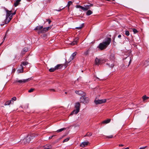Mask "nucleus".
Returning <instances> with one entry per match:
<instances>
[{
    "mask_svg": "<svg viewBox=\"0 0 149 149\" xmlns=\"http://www.w3.org/2000/svg\"><path fill=\"white\" fill-rule=\"evenodd\" d=\"M46 20L47 21H48V23L49 24H50L51 22V21L49 19H47Z\"/></svg>",
    "mask_w": 149,
    "mask_h": 149,
    "instance_id": "nucleus-41",
    "label": "nucleus"
},
{
    "mask_svg": "<svg viewBox=\"0 0 149 149\" xmlns=\"http://www.w3.org/2000/svg\"><path fill=\"white\" fill-rule=\"evenodd\" d=\"M21 70H22V71H23V70L22 69H21Z\"/></svg>",
    "mask_w": 149,
    "mask_h": 149,
    "instance_id": "nucleus-56",
    "label": "nucleus"
},
{
    "mask_svg": "<svg viewBox=\"0 0 149 149\" xmlns=\"http://www.w3.org/2000/svg\"><path fill=\"white\" fill-rule=\"evenodd\" d=\"M90 49H89L85 51L84 52V54L86 55H88Z\"/></svg>",
    "mask_w": 149,
    "mask_h": 149,
    "instance_id": "nucleus-29",
    "label": "nucleus"
},
{
    "mask_svg": "<svg viewBox=\"0 0 149 149\" xmlns=\"http://www.w3.org/2000/svg\"><path fill=\"white\" fill-rule=\"evenodd\" d=\"M62 67V64H58L55 67L56 70L61 68Z\"/></svg>",
    "mask_w": 149,
    "mask_h": 149,
    "instance_id": "nucleus-19",
    "label": "nucleus"
},
{
    "mask_svg": "<svg viewBox=\"0 0 149 149\" xmlns=\"http://www.w3.org/2000/svg\"><path fill=\"white\" fill-rule=\"evenodd\" d=\"M65 129H66V128H62L61 129L59 130H57L56 131V132H60L62 131H63L64 130H65Z\"/></svg>",
    "mask_w": 149,
    "mask_h": 149,
    "instance_id": "nucleus-25",
    "label": "nucleus"
},
{
    "mask_svg": "<svg viewBox=\"0 0 149 149\" xmlns=\"http://www.w3.org/2000/svg\"><path fill=\"white\" fill-rule=\"evenodd\" d=\"M28 50V49L27 47H24L23 50H22L21 52V54L22 55H24L26 52Z\"/></svg>",
    "mask_w": 149,
    "mask_h": 149,
    "instance_id": "nucleus-13",
    "label": "nucleus"
},
{
    "mask_svg": "<svg viewBox=\"0 0 149 149\" xmlns=\"http://www.w3.org/2000/svg\"><path fill=\"white\" fill-rule=\"evenodd\" d=\"M56 69L55 68H50L49 70L50 72H54L55 70H56Z\"/></svg>",
    "mask_w": 149,
    "mask_h": 149,
    "instance_id": "nucleus-28",
    "label": "nucleus"
},
{
    "mask_svg": "<svg viewBox=\"0 0 149 149\" xmlns=\"http://www.w3.org/2000/svg\"><path fill=\"white\" fill-rule=\"evenodd\" d=\"M62 10V9H60L59 10H56V11H61V10Z\"/></svg>",
    "mask_w": 149,
    "mask_h": 149,
    "instance_id": "nucleus-48",
    "label": "nucleus"
},
{
    "mask_svg": "<svg viewBox=\"0 0 149 149\" xmlns=\"http://www.w3.org/2000/svg\"><path fill=\"white\" fill-rule=\"evenodd\" d=\"M5 38H6L5 36L3 38H4V39Z\"/></svg>",
    "mask_w": 149,
    "mask_h": 149,
    "instance_id": "nucleus-54",
    "label": "nucleus"
},
{
    "mask_svg": "<svg viewBox=\"0 0 149 149\" xmlns=\"http://www.w3.org/2000/svg\"><path fill=\"white\" fill-rule=\"evenodd\" d=\"M125 34L127 36H129L130 35V33L128 31H126L125 32Z\"/></svg>",
    "mask_w": 149,
    "mask_h": 149,
    "instance_id": "nucleus-34",
    "label": "nucleus"
},
{
    "mask_svg": "<svg viewBox=\"0 0 149 149\" xmlns=\"http://www.w3.org/2000/svg\"><path fill=\"white\" fill-rule=\"evenodd\" d=\"M92 135V133H88L87 134L84 136V137L86 136H90Z\"/></svg>",
    "mask_w": 149,
    "mask_h": 149,
    "instance_id": "nucleus-31",
    "label": "nucleus"
},
{
    "mask_svg": "<svg viewBox=\"0 0 149 149\" xmlns=\"http://www.w3.org/2000/svg\"><path fill=\"white\" fill-rule=\"evenodd\" d=\"M43 28L42 26H37L34 29L35 30H40Z\"/></svg>",
    "mask_w": 149,
    "mask_h": 149,
    "instance_id": "nucleus-23",
    "label": "nucleus"
},
{
    "mask_svg": "<svg viewBox=\"0 0 149 149\" xmlns=\"http://www.w3.org/2000/svg\"><path fill=\"white\" fill-rule=\"evenodd\" d=\"M84 26V24H81V26L79 27H77L76 28V29H81Z\"/></svg>",
    "mask_w": 149,
    "mask_h": 149,
    "instance_id": "nucleus-32",
    "label": "nucleus"
},
{
    "mask_svg": "<svg viewBox=\"0 0 149 149\" xmlns=\"http://www.w3.org/2000/svg\"><path fill=\"white\" fill-rule=\"evenodd\" d=\"M111 121L110 119H108L107 120H104L102 122V124H107L109 123Z\"/></svg>",
    "mask_w": 149,
    "mask_h": 149,
    "instance_id": "nucleus-20",
    "label": "nucleus"
},
{
    "mask_svg": "<svg viewBox=\"0 0 149 149\" xmlns=\"http://www.w3.org/2000/svg\"><path fill=\"white\" fill-rule=\"evenodd\" d=\"M72 4V2L71 1H69L68 2V3L66 6L68 7V8L69 9V7Z\"/></svg>",
    "mask_w": 149,
    "mask_h": 149,
    "instance_id": "nucleus-26",
    "label": "nucleus"
},
{
    "mask_svg": "<svg viewBox=\"0 0 149 149\" xmlns=\"http://www.w3.org/2000/svg\"><path fill=\"white\" fill-rule=\"evenodd\" d=\"M14 103V102L12 100H9L6 102L5 103V105H10L11 104H13Z\"/></svg>",
    "mask_w": 149,
    "mask_h": 149,
    "instance_id": "nucleus-12",
    "label": "nucleus"
},
{
    "mask_svg": "<svg viewBox=\"0 0 149 149\" xmlns=\"http://www.w3.org/2000/svg\"><path fill=\"white\" fill-rule=\"evenodd\" d=\"M15 14H16V12L15 11L14 13H12L13 15H15Z\"/></svg>",
    "mask_w": 149,
    "mask_h": 149,
    "instance_id": "nucleus-50",
    "label": "nucleus"
},
{
    "mask_svg": "<svg viewBox=\"0 0 149 149\" xmlns=\"http://www.w3.org/2000/svg\"><path fill=\"white\" fill-rule=\"evenodd\" d=\"M49 90L51 91H55V90L53 89H50Z\"/></svg>",
    "mask_w": 149,
    "mask_h": 149,
    "instance_id": "nucleus-40",
    "label": "nucleus"
},
{
    "mask_svg": "<svg viewBox=\"0 0 149 149\" xmlns=\"http://www.w3.org/2000/svg\"><path fill=\"white\" fill-rule=\"evenodd\" d=\"M146 147V146L143 147H141V148H140L139 149H144Z\"/></svg>",
    "mask_w": 149,
    "mask_h": 149,
    "instance_id": "nucleus-44",
    "label": "nucleus"
},
{
    "mask_svg": "<svg viewBox=\"0 0 149 149\" xmlns=\"http://www.w3.org/2000/svg\"><path fill=\"white\" fill-rule=\"evenodd\" d=\"M111 40L110 38H108L105 39L100 44L98 47L100 50H102L107 48L109 45Z\"/></svg>",
    "mask_w": 149,
    "mask_h": 149,
    "instance_id": "nucleus-1",
    "label": "nucleus"
},
{
    "mask_svg": "<svg viewBox=\"0 0 149 149\" xmlns=\"http://www.w3.org/2000/svg\"><path fill=\"white\" fill-rule=\"evenodd\" d=\"M88 5L89 6V8L90 7L92 6H93V5L92 4H90V5Z\"/></svg>",
    "mask_w": 149,
    "mask_h": 149,
    "instance_id": "nucleus-46",
    "label": "nucleus"
},
{
    "mask_svg": "<svg viewBox=\"0 0 149 149\" xmlns=\"http://www.w3.org/2000/svg\"><path fill=\"white\" fill-rule=\"evenodd\" d=\"M65 94L67 93V92H65Z\"/></svg>",
    "mask_w": 149,
    "mask_h": 149,
    "instance_id": "nucleus-58",
    "label": "nucleus"
},
{
    "mask_svg": "<svg viewBox=\"0 0 149 149\" xmlns=\"http://www.w3.org/2000/svg\"><path fill=\"white\" fill-rule=\"evenodd\" d=\"M23 141L25 143H29L31 141L30 136H27L23 140Z\"/></svg>",
    "mask_w": 149,
    "mask_h": 149,
    "instance_id": "nucleus-7",
    "label": "nucleus"
},
{
    "mask_svg": "<svg viewBox=\"0 0 149 149\" xmlns=\"http://www.w3.org/2000/svg\"><path fill=\"white\" fill-rule=\"evenodd\" d=\"M85 7L86 10H87L88 9L90 8L89 6L88 5L85 6Z\"/></svg>",
    "mask_w": 149,
    "mask_h": 149,
    "instance_id": "nucleus-35",
    "label": "nucleus"
},
{
    "mask_svg": "<svg viewBox=\"0 0 149 149\" xmlns=\"http://www.w3.org/2000/svg\"><path fill=\"white\" fill-rule=\"evenodd\" d=\"M29 79H28L21 80H16V82H18L20 83H24L27 82L29 80Z\"/></svg>",
    "mask_w": 149,
    "mask_h": 149,
    "instance_id": "nucleus-9",
    "label": "nucleus"
},
{
    "mask_svg": "<svg viewBox=\"0 0 149 149\" xmlns=\"http://www.w3.org/2000/svg\"><path fill=\"white\" fill-rule=\"evenodd\" d=\"M75 92L76 94H78L79 95H81V96H84L85 95V93L81 90L76 91Z\"/></svg>",
    "mask_w": 149,
    "mask_h": 149,
    "instance_id": "nucleus-8",
    "label": "nucleus"
},
{
    "mask_svg": "<svg viewBox=\"0 0 149 149\" xmlns=\"http://www.w3.org/2000/svg\"><path fill=\"white\" fill-rule=\"evenodd\" d=\"M18 73H20L21 72H22L21 71H19V70H18Z\"/></svg>",
    "mask_w": 149,
    "mask_h": 149,
    "instance_id": "nucleus-51",
    "label": "nucleus"
},
{
    "mask_svg": "<svg viewBox=\"0 0 149 149\" xmlns=\"http://www.w3.org/2000/svg\"><path fill=\"white\" fill-rule=\"evenodd\" d=\"M106 102V99L95 100L94 101V102L96 104L104 103Z\"/></svg>",
    "mask_w": 149,
    "mask_h": 149,
    "instance_id": "nucleus-4",
    "label": "nucleus"
},
{
    "mask_svg": "<svg viewBox=\"0 0 149 149\" xmlns=\"http://www.w3.org/2000/svg\"><path fill=\"white\" fill-rule=\"evenodd\" d=\"M123 146V144H119V146Z\"/></svg>",
    "mask_w": 149,
    "mask_h": 149,
    "instance_id": "nucleus-49",
    "label": "nucleus"
},
{
    "mask_svg": "<svg viewBox=\"0 0 149 149\" xmlns=\"http://www.w3.org/2000/svg\"><path fill=\"white\" fill-rule=\"evenodd\" d=\"M79 111L77 109H74V110L71 113L70 115H72L73 114H77V113L79 112Z\"/></svg>",
    "mask_w": 149,
    "mask_h": 149,
    "instance_id": "nucleus-17",
    "label": "nucleus"
},
{
    "mask_svg": "<svg viewBox=\"0 0 149 149\" xmlns=\"http://www.w3.org/2000/svg\"><path fill=\"white\" fill-rule=\"evenodd\" d=\"M77 53L75 52L74 53H73L70 57L68 61H67V60H66V63H69L70 61H71L74 58L75 56H76Z\"/></svg>",
    "mask_w": 149,
    "mask_h": 149,
    "instance_id": "nucleus-5",
    "label": "nucleus"
},
{
    "mask_svg": "<svg viewBox=\"0 0 149 149\" xmlns=\"http://www.w3.org/2000/svg\"><path fill=\"white\" fill-rule=\"evenodd\" d=\"M69 139H70L69 137L65 139H64L63 140V142L64 143L65 142H66L68 141L69 140Z\"/></svg>",
    "mask_w": 149,
    "mask_h": 149,
    "instance_id": "nucleus-33",
    "label": "nucleus"
},
{
    "mask_svg": "<svg viewBox=\"0 0 149 149\" xmlns=\"http://www.w3.org/2000/svg\"><path fill=\"white\" fill-rule=\"evenodd\" d=\"M107 0L108 1H110L111 0Z\"/></svg>",
    "mask_w": 149,
    "mask_h": 149,
    "instance_id": "nucleus-55",
    "label": "nucleus"
},
{
    "mask_svg": "<svg viewBox=\"0 0 149 149\" xmlns=\"http://www.w3.org/2000/svg\"><path fill=\"white\" fill-rule=\"evenodd\" d=\"M6 18L5 19V24H7L9 23L12 18L13 14L12 13V11H9L6 9Z\"/></svg>",
    "mask_w": 149,
    "mask_h": 149,
    "instance_id": "nucleus-2",
    "label": "nucleus"
},
{
    "mask_svg": "<svg viewBox=\"0 0 149 149\" xmlns=\"http://www.w3.org/2000/svg\"><path fill=\"white\" fill-rule=\"evenodd\" d=\"M142 98L143 101H144L149 98V97L146 96V95L142 97Z\"/></svg>",
    "mask_w": 149,
    "mask_h": 149,
    "instance_id": "nucleus-27",
    "label": "nucleus"
},
{
    "mask_svg": "<svg viewBox=\"0 0 149 149\" xmlns=\"http://www.w3.org/2000/svg\"><path fill=\"white\" fill-rule=\"evenodd\" d=\"M114 66V65L113 64H112L111 65L110 67L111 68H112Z\"/></svg>",
    "mask_w": 149,
    "mask_h": 149,
    "instance_id": "nucleus-45",
    "label": "nucleus"
},
{
    "mask_svg": "<svg viewBox=\"0 0 149 149\" xmlns=\"http://www.w3.org/2000/svg\"><path fill=\"white\" fill-rule=\"evenodd\" d=\"M21 1V0H16L14 3V5L16 7L17 6Z\"/></svg>",
    "mask_w": 149,
    "mask_h": 149,
    "instance_id": "nucleus-18",
    "label": "nucleus"
},
{
    "mask_svg": "<svg viewBox=\"0 0 149 149\" xmlns=\"http://www.w3.org/2000/svg\"><path fill=\"white\" fill-rule=\"evenodd\" d=\"M103 60L102 58H96L95 60V63L96 65H99L102 63Z\"/></svg>",
    "mask_w": 149,
    "mask_h": 149,
    "instance_id": "nucleus-6",
    "label": "nucleus"
},
{
    "mask_svg": "<svg viewBox=\"0 0 149 149\" xmlns=\"http://www.w3.org/2000/svg\"><path fill=\"white\" fill-rule=\"evenodd\" d=\"M16 100V97H13L11 99V100L13 101H15Z\"/></svg>",
    "mask_w": 149,
    "mask_h": 149,
    "instance_id": "nucleus-38",
    "label": "nucleus"
},
{
    "mask_svg": "<svg viewBox=\"0 0 149 149\" xmlns=\"http://www.w3.org/2000/svg\"><path fill=\"white\" fill-rule=\"evenodd\" d=\"M34 90H35L34 88H32L29 90L28 92L29 93H31V92H33V91H34Z\"/></svg>",
    "mask_w": 149,
    "mask_h": 149,
    "instance_id": "nucleus-36",
    "label": "nucleus"
},
{
    "mask_svg": "<svg viewBox=\"0 0 149 149\" xmlns=\"http://www.w3.org/2000/svg\"><path fill=\"white\" fill-rule=\"evenodd\" d=\"M28 63L27 62H25L23 63V64L24 65H27Z\"/></svg>",
    "mask_w": 149,
    "mask_h": 149,
    "instance_id": "nucleus-39",
    "label": "nucleus"
},
{
    "mask_svg": "<svg viewBox=\"0 0 149 149\" xmlns=\"http://www.w3.org/2000/svg\"><path fill=\"white\" fill-rule=\"evenodd\" d=\"M44 148L43 149H49L52 148L51 145L49 144H47L44 146Z\"/></svg>",
    "mask_w": 149,
    "mask_h": 149,
    "instance_id": "nucleus-14",
    "label": "nucleus"
},
{
    "mask_svg": "<svg viewBox=\"0 0 149 149\" xmlns=\"http://www.w3.org/2000/svg\"><path fill=\"white\" fill-rule=\"evenodd\" d=\"M51 29V27H47L44 28L42 31V32L43 33L49 30L50 29Z\"/></svg>",
    "mask_w": 149,
    "mask_h": 149,
    "instance_id": "nucleus-15",
    "label": "nucleus"
},
{
    "mask_svg": "<svg viewBox=\"0 0 149 149\" xmlns=\"http://www.w3.org/2000/svg\"><path fill=\"white\" fill-rule=\"evenodd\" d=\"M113 137V135H111L110 136H107V137L109 138H112Z\"/></svg>",
    "mask_w": 149,
    "mask_h": 149,
    "instance_id": "nucleus-42",
    "label": "nucleus"
},
{
    "mask_svg": "<svg viewBox=\"0 0 149 149\" xmlns=\"http://www.w3.org/2000/svg\"><path fill=\"white\" fill-rule=\"evenodd\" d=\"M124 149H129V148L128 147H127V148H125Z\"/></svg>",
    "mask_w": 149,
    "mask_h": 149,
    "instance_id": "nucleus-53",
    "label": "nucleus"
},
{
    "mask_svg": "<svg viewBox=\"0 0 149 149\" xmlns=\"http://www.w3.org/2000/svg\"><path fill=\"white\" fill-rule=\"evenodd\" d=\"M76 7L77 8H81L82 10L84 11H86L85 7H83L80 5H78L76 6Z\"/></svg>",
    "mask_w": 149,
    "mask_h": 149,
    "instance_id": "nucleus-21",
    "label": "nucleus"
},
{
    "mask_svg": "<svg viewBox=\"0 0 149 149\" xmlns=\"http://www.w3.org/2000/svg\"><path fill=\"white\" fill-rule=\"evenodd\" d=\"M110 58L112 60H113L115 58L114 55L113 54H111L110 56Z\"/></svg>",
    "mask_w": 149,
    "mask_h": 149,
    "instance_id": "nucleus-30",
    "label": "nucleus"
},
{
    "mask_svg": "<svg viewBox=\"0 0 149 149\" xmlns=\"http://www.w3.org/2000/svg\"><path fill=\"white\" fill-rule=\"evenodd\" d=\"M143 65L146 66L149 65V60H146L144 62Z\"/></svg>",
    "mask_w": 149,
    "mask_h": 149,
    "instance_id": "nucleus-22",
    "label": "nucleus"
},
{
    "mask_svg": "<svg viewBox=\"0 0 149 149\" xmlns=\"http://www.w3.org/2000/svg\"><path fill=\"white\" fill-rule=\"evenodd\" d=\"M78 40L79 38H76L74 39V41L71 43V45H74L75 44H77Z\"/></svg>",
    "mask_w": 149,
    "mask_h": 149,
    "instance_id": "nucleus-16",
    "label": "nucleus"
},
{
    "mask_svg": "<svg viewBox=\"0 0 149 149\" xmlns=\"http://www.w3.org/2000/svg\"><path fill=\"white\" fill-rule=\"evenodd\" d=\"M92 12L90 10H89L87 11L86 12V15H89L92 13Z\"/></svg>",
    "mask_w": 149,
    "mask_h": 149,
    "instance_id": "nucleus-24",
    "label": "nucleus"
},
{
    "mask_svg": "<svg viewBox=\"0 0 149 149\" xmlns=\"http://www.w3.org/2000/svg\"><path fill=\"white\" fill-rule=\"evenodd\" d=\"M89 101V98L87 97H86L84 96H83L80 97V102L81 103L85 104L88 103Z\"/></svg>",
    "mask_w": 149,
    "mask_h": 149,
    "instance_id": "nucleus-3",
    "label": "nucleus"
},
{
    "mask_svg": "<svg viewBox=\"0 0 149 149\" xmlns=\"http://www.w3.org/2000/svg\"><path fill=\"white\" fill-rule=\"evenodd\" d=\"M133 32H134V33H136L138 32L137 30L136 29H133Z\"/></svg>",
    "mask_w": 149,
    "mask_h": 149,
    "instance_id": "nucleus-37",
    "label": "nucleus"
},
{
    "mask_svg": "<svg viewBox=\"0 0 149 149\" xmlns=\"http://www.w3.org/2000/svg\"><path fill=\"white\" fill-rule=\"evenodd\" d=\"M121 35L120 34V35H118V38H121Z\"/></svg>",
    "mask_w": 149,
    "mask_h": 149,
    "instance_id": "nucleus-47",
    "label": "nucleus"
},
{
    "mask_svg": "<svg viewBox=\"0 0 149 149\" xmlns=\"http://www.w3.org/2000/svg\"><path fill=\"white\" fill-rule=\"evenodd\" d=\"M3 25V24H1V25Z\"/></svg>",
    "mask_w": 149,
    "mask_h": 149,
    "instance_id": "nucleus-57",
    "label": "nucleus"
},
{
    "mask_svg": "<svg viewBox=\"0 0 149 149\" xmlns=\"http://www.w3.org/2000/svg\"><path fill=\"white\" fill-rule=\"evenodd\" d=\"M131 60H130V61H129V65L131 63Z\"/></svg>",
    "mask_w": 149,
    "mask_h": 149,
    "instance_id": "nucleus-52",
    "label": "nucleus"
},
{
    "mask_svg": "<svg viewBox=\"0 0 149 149\" xmlns=\"http://www.w3.org/2000/svg\"><path fill=\"white\" fill-rule=\"evenodd\" d=\"M80 104L79 103L77 102L75 104V108L76 109L78 110L79 111L80 109Z\"/></svg>",
    "mask_w": 149,
    "mask_h": 149,
    "instance_id": "nucleus-11",
    "label": "nucleus"
},
{
    "mask_svg": "<svg viewBox=\"0 0 149 149\" xmlns=\"http://www.w3.org/2000/svg\"><path fill=\"white\" fill-rule=\"evenodd\" d=\"M55 136V135H52V136H50V137H49V139H51L52 138L53 136Z\"/></svg>",
    "mask_w": 149,
    "mask_h": 149,
    "instance_id": "nucleus-43",
    "label": "nucleus"
},
{
    "mask_svg": "<svg viewBox=\"0 0 149 149\" xmlns=\"http://www.w3.org/2000/svg\"><path fill=\"white\" fill-rule=\"evenodd\" d=\"M89 143L88 142H82L80 144V146L82 147H84L88 145Z\"/></svg>",
    "mask_w": 149,
    "mask_h": 149,
    "instance_id": "nucleus-10",
    "label": "nucleus"
}]
</instances>
